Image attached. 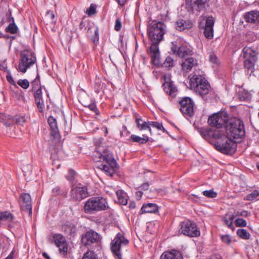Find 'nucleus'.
<instances>
[{
	"instance_id": "obj_1",
	"label": "nucleus",
	"mask_w": 259,
	"mask_h": 259,
	"mask_svg": "<svg viewBox=\"0 0 259 259\" xmlns=\"http://www.w3.org/2000/svg\"><path fill=\"white\" fill-rule=\"evenodd\" d=\"M226 137L222 130L214 131L213 139H215L213 146L215 149L222 153L232 154L236 148V143L232 139H241L245 136L244 124L239 119L234 118L229 120L226 126Z\"/></svg>"
},
{
	"instance_id": "obj_2",
	"label": "nucleus",
	"mask_w": 259,
	"mask_h": 259,
	"mask_svg": "<svg viewBox=\"0 0 259 259\" xmlns=\"http://www.w3.org/2000/svg\"><path fill=\"white\" fill-rule=\"evenodd\" d=\"M95 156L98 157L94 160L97 162V167L104 173L112 177L118 169V164L112 153L107 149H104L102 152L97 151Z\"/></svg>"
},
{
	"instance_id": "obj_3",
	"label": "nucleus",
	"mask_w": 259,
	"mask_h": 259,
	"mask_svg": "<svg viewBox=\"0 0 259 259\" xmlns=\"http://www.w3.org/2000/svg\"><path fill=\"white\" fill-rule=\"evenodd\" d=\"M189 83L191 89L200 95L206 102L209 101V96H206L209 93L210 85L203 75L193 74Z\"/></svg>"
},
{
	"instance_id": "obj_4",
	"label": "nucleus",
	"mask_w": 259,
	"mask_h": 259,
	"mask_svg": "<svg viewBox=\"0 0 259 259\" xmlns=\"http://www.w3.org/2000/svg\"><path fill=\"white\" fill-rule=\"evenodd\" d=\"M108 208L106 200L102 197H93L89 198L84 203L83 209L88 214H95Z\"/></svg>"
},
{
	"instance_id": "obj_5",
	"label": "nucleus",
	"mask_w": 259,
	"mask_h": 259,
	"mask_svg": "<svg viewBox=\"0 0 259 259\" xmlns=\"http://www.w3.org/2000/svg\"><path fill=\"white\" fill-rule=\"evenodd\" d=\"M165 25L160 22L153 21L148 26L147 33L152 44H159L165 33Z\"/></svg>"
},
{
	"instance_id": "obj_6",
	"label": "nucleus",
	"mask_w": 259,
	"mask_h": 259,
	"mask_svg": "<svg viewBox=\"0 0 259 259\" xmlns=\"http://www.w3.org/2000/svg\"><path fill=\"white\" fill-rule=\"evenodd\" d=\"M36 62L35 54L30 50L22 51L20 54L17 70L22 73H25Z\"/></svg>"
},
{
	"instance_id": "obj_7",
	"label": "nucleus",
	"mask_w": 259,
	"mask_h": 259,
	"mask_svg": "<svg viewBox=\"0 0 259 259\" xmlns=\"http://www.w3.org/2000/svg\"><path fill=\"white\" fill-rule=\"evenodd\" d=\"M178 107L186 118H191L195 114V104L190 97H179L178 100Z\"/></svg>"
},
{
	"instance_id": "obj_8",
	"label": "nucleus",
	"mask_w": 259,
	"mask_h": 259,
	"mask_svg": "<svg viewBox=\"0 0 259 259\" xmlns=\"http://www.w3.org/2000/svg\"><path fill=\"white\" fill-rule=\"evenodd\" d=\"M129 241L121 233H118L110 243V249L115 259H122L121 248L126 246Z\"/></svg>"
},
{
	"instance_id": "obj_9",
	"label": "nucleus",
	"mask_w": 259,
	"mask_h": 259,
	"mask_svg": "<svg viewBox=\"0 0 259 259\" xmlns=\"http://www.w3.org/2000/svg\"><path fill=\"white\" fill-rule=\"evenodd\" d=\"M228 117L226 112L222 111L211 115V136L214 131L221 130L223 126L227 125ZM211 138H213L211 136Z\"/></svg>"
},
{
	"instance_id": "obj_10",
	"label": "nucleus",
	"mask_w": 259,
	"mask_h": 259,
	"mask_svg": "<svg viewBox=\"0 0 259 259\" xmlns=\"http://www.w3.org/2000/svg\"><path fill=\"white\" fill-rule=\"evenodd\" d=\"M39 75L32 82V91L34 92V97L35 103L39 112H43L45 108L44 101L42 98V89L40 86Z\"/></svg>"
},
{
	"instance_id": "obj_11",
	"label": "nucleus",
	"mask_w": 259,
	"mask_h": 259,
	"mask_svg": "<svg viewBox=\"0 0 259 259\" xmlns=\"http://www.w3.org/2000/svg\"><path fill=\"white\" fill-rule=\"evenodd\" d=\"M179 231L185 235L191 237L200 235V231L196 224L190 221H184L181 223Z\"/></svg>"
},
{
	"instance_id": "obj_12",
	"label": "nucleus",
	"mask_w": 259,
	"mask_h": 259,
	"mask_svg": "<svg viewBox=\"0 0 259 259\" xmlns=\"http://www.w3.org/2000/svg\"><path fill=\"white\" fill-rule=\"evenodd\" d=\"M244 58V64L245 68L251 69L253 68L254 63L256 61L257 53L251 48L245 47L243 49Z\"/></svg>"
},
{
	"instance_id": "obj_13",
	"label": "nucleus",
	"mask_w": 259,
	"mask_h": 259,
	"mask_svg": "<svg viewBox=\"0 0 259 259\" xmlns=\"http://www.w3.org/2000/svg\"><path fill=\"white\" fill-rule=\"evenodd\" d=\"M70 195L72 200L81 201L88 196V189L87 187L78 184L72 187Z\"/></svg>"
},
{
	"instance_id": "obj_14",
	"label": "nucleus",
	"mask_w": 259,
	"mask_h": 259,
	"mask_svg": "<svg viewBox=\"0 0 259 259\" xmlns=\"http://www.w3.org/2000/svg\"><path fill=\"white\" fill-rule=\"evenodd\" d=\"M0 120L7 126H10L14 123L17 124L23 125L26 121V118L24 116H16L14 117L0 113Z\"/></svg>"
},
{
	"instance_id": "obj_15",
	"label": "nucleus",
	"mask_w": 259,
	"mask_h": 259,
	"mask_svg": "<svg viewBox=\"0 0 259 259\" xmlns=\"http://www.w3.org/2000/svg\"><path fill=\"white\" fill-rule=\"evenodd\" d=\"M53 238L55 244L59 248L60 253L64 255L68 252V244L65 238L60 234H54Z\"/></svg>"
},
{
	"instance_id": "obj_16",
	"label": "nucleus",
	"mask_w": 259,
	"mask_h": 259,
	"mask_svg": "<svg viewBox=\"0 0 259 259\" xmlns=\"http://www.w3.org/2000/svg\"><path fill=\"white\" fill-rule=\"evenodd\" d=\"M101 239V236L98 233L90 230L82 236L81 241L85 246H88L94 243H98Z\"/></svg>"
},
{
	"instance_id": "obj_17",
	"label": "nucleus",
	"mask_w": 259,
	"mask_h": 259,
	"mask_svg": "<svg viewBox=\"0 0 259 259\" xmlns=\"http://www.w3.org/2000/svg\"><path fill=\"white\" fill-rule=\"evenodd\" d=\"M199 27L207 38H210V17L201 16L199 20Z\"/></svg>"
},
{
	"instance_id": "obj_18",
	"label": "nucleus",
	"mask_w": 259,
	"mask_h": 259,
	"mask_svg": "<svg viewBox=\"0 0 259 259\" xmlns=\"http://www.w3.org/2000/svg\"><path fill=\"white\" fill-rule=\"evenodd\" d=\"M19 203L22 210L28 212L29 214H32L31 199L28 193H23L21 195Z\"/></svg>"
},
{
	"instance_id": "obj_19",
	"label": "nucleus",
	"mask_w": 259,
	"mask_h": 259,
	"mask_svg": "<svg viewBox=\"0 0 259 259\" xmlns=\"http://www.w3.org/2000/svg\"><path fill=\"white\" fill-rule=\"evenodd\" d=\"M87 33L88 37H91L92 41L95 44L99 42V28L94 23L87 22Z\"/></svg>"
},
{
	"instance_id": "obj_20",
	"label": "nucleus",
	"mask_w": 259,
	"mask_h": 259,
	"mask_svg": "<svg viewBox=\"0 0 259 259\" xmlns=\"http://www.w3.org/2000/svg\"><path fill=\"white\" fill-rule=\"evenodd\" d=\"M171 50L174 54L180 58H185L190 53V50L185 47L180 46L178 40L171 42Z\"/></svg>"
},
{
	"instance_id": "obj_21",
	"label": "nucleus",
	"mask_w": 259,
	"mask_h": 259,
	"mask_svg": "<svg viewBox=\"0 0 259 259\" xmlns=\"http://www.w3.org/2000/svg\"><path fill=\"white\" fill-rule=\"evenodd\" d=\"M165 92L172 97H175L177 94L178 90L173 82L170 78H164V82L162 84Z\"/></svg>"
},
{
	"instance_id": "obj_22",
	"label": "nucleus",
	"mask_w": 259,
	"mask_h": 259,
	"mask_svg": "<svg viewBox=\"0 0 259 259\" xmlns=\"http://www.w3.org/2000/svg\"><path fill=\"white\" fill-rule=\"evenodd\" d=\"M158 45L159 44H152L149 49L151 62L152 64L155 65H158L160 63Z\"/></svg>"
},
{
	"instance_id": "obj_23",
	"label": "nucleus",
	"mask_w": 259,
	"mask_h": 259,
	"mask_svg": "<svg viewBox=\"0 0 259 259\" xmlns=\"http://www.w3.org/2000/svg\"><path fill=\"white\" fill-rule=\"evenodd\" d=\"M198 65V61L194 57H189L186 58L182 63V69L188 72L190 71L193 68L197 66Z\"/></svg>"
},
{
	"instance_id": "obj_24",
	"label": "nucleus",
	"mask_w": 259,
	"mask_h": 259,
	"mask_svg": "<svg viewBox=\"0 0 259 259\" xmlns=\"http://www.w3.org/2000/svg\"><path fill=\"white\" fill-rule=\"evenodd\" d=\"M48 122L51 128V136L54 138L57 139L60 136L56 119L50 116L48 119Z\"/></svg>"
},
{
	"instance_id": "obj_25",
	"label": "nucleus",
	"mask_w": 259,
	"mask_h": 259,
	"mask_svg": "<svg viewBox=\"0 0 259 259\" xmlns=\"http://www.w3.org/2000/svg\"><path fill=\"white\" fill-rule=\"evenodd\" d=\"M207 123L208 125L207 127H201L198 128V132L202 136L208 143H210V115H209L207 118Z\"/></svg>"
},
{
	"instance_id": "obj_26",
	"label": "nucleus",
	"mask_w": 259,
	"mask_h": 259,
	"mask_svg": "<svg viewBox=\"0 0 259 259\" xmlns=\"http://www.w3.org/2000/svg\"><path fill=\"white\" fill-rule=\"evenodd\" d=\"M159 259H183V257L180 251L174 249L162 253Z\"/></svg>"
},
{
	"instance_id": "obj_27",
	"label": "nucleus",
	"mask_w": 259,
	"mask_h": 259,
	"mask_svg": "<svg viewBox=\"0 0 259 259\" xmlns=\"http://www.w3.org/2000/svg\"><path fill=\"white\" fill-rule=\"evenodd\" d=\"M245 21L251 23H259V12L258 11H251L247 13L244 16Z\"/></svg>"
},
{
	"instance_id": "obj_28",
	"label": "nucleus",
	"mask_w": 259,
	"mask_h": 259,
	"mask_svg": "<svg viewBox=\"0 0 259 259\" xmlns=\"http://www.w3.org/2000/svg\"><path fill=\"white\" fill-rule=\"evenodd\" d=\"M142 213H155L158 211V206L155 203H149L143 205L141 210Z\"/></svg>"
},
{
	"instance_id": "obj_29",
	"label": "nucleus",
	"mask_w": 259,
	"mask_h": 259,
	"mask_svg": "<svg viewBox=\"0 0 259 259\" xmlns=\"http://www.w3.org/2000/svg\"><path fill=\"white\" fill-rule=\"evenodd\" d=\"M193 6L199 11L205 10L209 7V0H193Z\"/></svg>"
},
{
	"instance_id": "obj_30",
	"label": "nucleus",
	"mask_w": 259,
	"mask_h": 259,
	"mask_svg": "<svg viewBox=\"0 0 259 259\" xmlns=\"http://www.w3.org/2000/svg\"><path fill=\"white\" fill-rule=\"evenodd\" d=\"M192 27V23L188 21L179 20L176 22V28L179 31H183L186 29H190Z\"/></svg>"
},
{
	"instance_id": "obj_31",
	"label": "nucleus",
	"mask_w": 259,
	"mask_h": 259,
	"mask_svg": "<svg viewBox=\"0 0 259 259\" xmlns=\"http://www.w3.org/2000/svg\"><path fill=\"white\" fill-rule=\"evenodd\" d=\"M149 140L148 136L146 135H143L142 137L135 135H132L130 137L129 141L132 142L138 143L140 144H144L146 143Z\"/></svg>"
},
{
	"instance_id": "obj_32",
	"label": "nucleus",
	"mask_w": 259,
	"mask_h": 259,
	"mask_svg": "<svg viewBox=\"0 0 259 259\" xmlns=\"http://www.w3.org/2000/svg\"><path fill=\"white\" fill-rule=\"evenodd\" d=\"M136 122L137 127L140 131L148 130L150 134H152V131L149 123L146 122L141 118H136Z\"/></svg>"
},
{
	"instance_id": "obj_33",
	"label": "nucleus",
	"mask_w": 259,
	"mask_h": 259,
	"mask_svg": "<svg viewBox=\"0 0 259 259\" xmlns=\"http://www.w3.org/2000/svg\"><path fill=\"white\" fill-rule=\"evenodd\" d=\"M118 201L120 204L125 205L127 203V195L122 190H118L116 192Z\"/></svg>"
},
{
	"instance_id": "obj_34",
	"label": "nucleus",
	"mask_w": 259,
	"mask_h": 259,
	"mask_svg": "<svg viewBox=\"0 0 259 259\" xmlns=\"http://www.w3.org/2000/svg\"><path fill=\"white\" fill-rule=\"evenodd\" d=\"M211 67L213 68L214 72H218L222 70V67L221 65L220 61L218 59L217 56L215 55L211 54Z\"/></svg>"
},
{
	"instance_id": "obj_35",
	"label": "nucleus",
	"mask_w": 259,
	"mask_h": 259,
	"mask_svg": "<svg viewBox=\"0 0 259 259\" xmlns=\"http://www.w3.org/2000/svg\"><path fill=\"white\" fill-rule=\"evenodd\" d=\"M18 31V28L15 23H10L6 28L5 31L11 34H16Z\"/></svg>"
},
{
	"instance_id": "obj_36",
	"label": "nucleus",
	"mask_w": 259,
	"mask_h": 259,
	"mask_svg": "<svg viewBox=\"0 0 259 259\" xmlns=\"http://www.w3.org/2000/svg\"><path fill=\"white\" fill-rule=\"evenodd\" d=\"M237 235L243 239H248L250 235L249 233L244 229H239L237 231Z\"/></svg>"
},
{
	"instance_id": "obj_37",
	"label": "nucleus",
	"mask_w": 259,
	"mask_h": 259,
	"mask_svg": "<svg viewBox=\"0 0 259 259\" xmlns=\"http://www.w3.org/2000/svg\"><path fill=\"white\" fill-rule=\"evenodd\" d=\"M83 106L85 107L89 108L91 111L94 112L96 115H100V111H99L95 102L92 101L90 104H83Z\"/></svg>"
},
{
	"instance_id": "obj_38",
	"label": "nucleus",
	"mask_w": 259,
	"mask_h": 259,
	"mask_svg": "<svg viewBox=\"0 0 259 259\" xmlns=\"http://www.w3.org/2000/svg\"><path fill=\"white\" fill-rule=\"evenodd\" d=\"M234 219V216L232 214L227 213L223 218V221L225 224L229 227H232L233 222Z\"/></svg>"
},
{
	"instance_id": "obj_39",
	"label": "nucleus",
	"mask_w": 259,
	"mask_h": 259,
	"mask_svg": "<svg viewBox=\"0 0 259 259\" xmlns=\"http://www.w3.org/2000/svg\"><path fill=\"white\" fill-rule=\"evenodd\" d=\"M246 199L248 201L259 200V192L257 190L253 191L246 196Z\"/></svg>"
},
{
	"instance_id": "obj_40",
	"label": "nucleus",
	"mask_w": 259,
	"mask_h": 259,
	"mask_svg": "<svg viewBox=\"0 0 259 259\" xmlns=\"http://www.w3.org/2000/svg\"><path fill=\"white\" fill-rule=\"evenodd\" d=\"M13 215L9 211L0 212V220L11 221L13 220Z\"/></svg>"
},
{
	"instance_id": "obj_41",
	"label": "nucleus",
	"mask_w": 259,
	"mask_h": 259,
	"mask_svg": "<svg viewBox=\"0 0 259 259\" xmlns=\"http://www.w3.org/2000/svg\"><path fill=\"white\" fill-rule=\"evenodd\" d=\"M96 9V5L94 4H91L90 7L86 10L85 13L88 15V16L92 17L95 15L97 13Z\"/></svg>"
},
{
	"instance_id": "obj_42",
	"label": "nucleus",
	"mask_w": 259,
	"mask_h": 259,
	"mask_svg": "<svg viewBox=\"0 0 259 259\" xmlns=\"http://www.w3.org/2000/svg\"><path fill=\"white\" fill-rule=\"evenodd\" d=\"M76 176V172L74 170L72 169H70L68 170V174L66 176V178L67 179L68 181L72 184H73L75 183V178Z\"/></svg>"
},
{
	"instance_id": "obj_43",
	"label": "nucleus",
	"mask_w": 259,
	"mask_h": 259,
	"mask_svg": "<svg viewBox=\"0 0 259 259\" xmlns=\"http://www.w3.org/2000/svg\"><path fill=\"white\" fill-rule=\"evenodd\" d=\"M174 59L170 56H167L165 61H164L162 66L164 67L169 68L174 66Z\"/></svg>"
},
{
	"instance_id": "obj_44",
	"label": "nucleus",
	"mask_w": 259,
	"mask_h": 259,
	"mask_svg": "<svg viewBox=\"0 0 259 259\" xmlns=\"http://www.w3.org/2000/svg\"><path fill=\"white\" fill-rule=\"evenodd\" d=\"M81 259H98V257L95 252L88 251L83 254Z\"/></svg>"
},
{
	"instance_id": "obj_45",
	"label": "nucleus",
	"mask_w": 259,
	"mask_h": 259,
	"mask_svg": "<svg viewBox=\"0 0 259 259\" xmlns=\"http://www.w3.org/2000/svg\"><path fill=\"white\" fill-rule=\"evenodd\" d=\"M17 84L24 89H27L29 87V82L26 79H20L17 81Z\"/></svg>"
},
{
	"instance_id": "obj_46",
	"label": "nucleus",
	"mask_w": 259,
	"mask_h": 259,
	"mask_svg": "<svg viewBox=\"0 0 259 259\" xmlns=\"http://www.w3.org/2000/svg\"><path fill=\"white\" fill-rule=\"evenodd\" d=\"M149 126L151 125L154 127H155L158 130H161L163 132L165 131V129L163 127L161 123H159L156 121H149L148 122Z\"/></svg>"
},
{
	"instance_id": "obj_47",
	"label": "nucleus",
	"mask_w": 259,
	"mask_h": 259,
	"mask_svg": "<svg viewBox=\"0 0 259 259\" xmlns=\"http://www.w3.org/2000/svg\"><path fill=\"white\" fill-rule=\"evenodd\" d=\"M221 240L224 243H226L228 245L230 244L232 242L231 237L228 234L222 235Z\"/></svg>"
},
{
	"instance_id": "obj_48",
	"label": "nucleus",
	"mask_w": 259,
	"mask_h": 259,
	"mask_svg": "<svg viewBox=\"0 0 259 259\" xmlns=\"http://www.w3.org/2000/svg\"><path fill=\"white\" fill-rule=\"evenodd\" d=\"M235 222L237 227H245L247 224L245 220L241 218L236 219Z\"/></svg>"
},
{
	"instance_id": "obj_49",
	"label": "nucleus",
	"mask_w": 259,
	"mask_h": 259,
	"mask_svg": "<svg viewBox=\"0 0 259 259\" xmlns=\"http://www.w3.org/2000/svg\"><path fill=\"white\" fill-rule=\"evenodd\" d=\"M6 16L8 22H10V23L15 22L14 18L12 15V10L11 9H9L8 12L6 14Z\"/></svg>"
},
{
	"instance_id": "obj_50",
	"label": "nucleus",
	"mask_w": 259,
	"mask_h": 259,
	"mask_svg": "<svg viewBox=\"0 0 259 259\" xmlns=\"http://www.w3.org/2000/svg\"><path fill=\"white\" fill-rule=\"evenodd\" d=\"M46 16L51 19L52 23H56V20H55V16L53 11H48L46 14Z\"/></svg>"
},
{
	"instance_id": "obj_51",
	"label": "nucleus",
	"mask_w": 259,
	"mask_h": 259,
	"mask_svg": "<svg viewBox=\"0 0 259 259\" xmlns=\"http://www.w3.org/2000/svg\"><path fill=\"white\" fill-rule=\"evenodd\" d=\"M121 22L120 19L117 18L115 21V24L114 26V29L116 31H119L121 28Z\"/></svg>"
},
{
	"instance_id": "obj_52",
	"label": "nucleus",
	"mask_w": 259,
	"mask_h": 259,
	"mask_svg": "<svg viewBox=\"0 0 259 259\" xmlns=\"http://www.w3.org/2000/svg\"><path fill=\"white\" fill-rule=\"evenodd\" d=\"M6 78H7V80H8V81L11 84L17 87V85L16 84L15 81L14 80L13 77L12 76V75H11L10 73H9L8 75H7Z\"/></svg>"
},
{
	"instance_id": "obj_53",
	"label": "nucleus",
	"mask_w": 259,
	"mask_h": 259,
	"mask_svg": "<svg viewBox=\"0 0 259 259\" xmlns=\"http://www.w3.org/2000/svg\"><path fill=\"white\" fill-rule=\"evenodd\" d=\"M52 192L54 196H57L61 194V190L59 187H56L52 189Z\"/></svg>"
},
{
	"instance_id": "obj_54",
	"label": "nucleus",
	"mask_w": 259,
	"mask_h": 259,
	"mask_svg": "<svg viewBox=\"0 0 259 259\" xmlns=\"http://www.w3.org/2000/svg\"><path fill=\"white\" fill-rule=\"evenodd\" d=\"M87 23H86L85 22H84V21H81L80 24H79V29L80 30H82V29H84V30H87Z\"/></svg>"
},
{
	"instance_id": "obj_55",
	"label": "nucleus",
	"mask_w": 259,
	"mask_h": 259,
	"mask_svg": "<svg viewBox=\"0 0 259 259\" xmlns=\"http://www.w3.org/2000/svg\"><path fill=\"white\" fill-rule=\"evenodd\" d=\"M149 185L148 183H143L141 186V189L143 190H147L149 188Z\"/></svg>"
},
{
	"instance_id": "obj_56",
	"label": "nucleus",
	"mask_w": 259,
	"mask_h": 259,
	"mask_svg": "<svg viewBox=\"0 0 259 259\" xmlns=\"http://www.w3.org/2000/svg\"><path fill=\"white\" fill-rule=\"evenodd\" d=\"M211 259H223V258L221 254L214 253L211 255Z\"/></svg>"
},
{
	"instance_id": "obj_57",
	"label": "nucleus",
	"mask_w": 259,
	"mask_h": 259,
	"mask_svg": "<svg viewBox=\"0 0 259 259\" xmlns=\"http://www.w3.org/2000/svg\"><path fill=\"white\" fill-rule=\"evenodd\" d=\"M203 194L204 196L210 198V190L204 191Z\"/></svg>"
},
{
	"instance_id": "obj_58",
	"label": "nucleus",
	"mask_w": 259,
	"mask_h": 259,
	"mask_svg": "<svg viewBox=\"0 0 259 259\" xmlns=\"http://www.w3.org/2000/svg\"><path fill=\"white\" fill-rule=\"evenodd\" d=\"M129 207L131 209H134L136 207V203L135 202H131L129 204Z\"/></svg>"
},
{
	"instance_id": "obj_59",
	"label": "nucleus",
	"mask_w": 259,
	"mask_h": 259,
	"mask_svg": "<svg viewBox=\"0 0 259 259\" xmlns=\"http://www.w3.org/2000/svg\"><path fill=\"white\" fill-rule=\"evenodd\" d=\"M118 4L121 6H123L124 5V0H116Z\"/></svg>"
},
{
	"instance_id": "obj_60",
	"label": "nucleus",
	"mask_w": 259,
	"mask_h": 259,
	"mask_svg": "<svg viewBox=\"0 0 259 259\" xmlns=\"http://www.w3.org/2000/svg\"><path fill=\"white\" fill-rule=\"evenodd\" d=\"M213 23H214V21H213V20L212 17H211V38H212V36H213V29H212V26H213Z\"/></svg>"
},
{
	"instance_id": "obj_61",
	"label": "nucleus",
	"mask_w": 259,
	"mask_h": 259,
	"mask_svg": "<svg viewBox=\"0 0 259 259\" xmlns=\"http://www.w3.org/2000/svg\"><path fill=\"white\" fill-rule=\"evenodd\" d=\"M136 194L138 196L141 197L143 195V193L142 191H139L136 192Z\"/></svg>"
},
{
	"instance_id": "obj_62",
	"label": "nucleus",
	"mask_w": 259,
	"mask_h": 259,
	"mask_svg": "<svg viewBox=\"0 0 259 259\" xmlns=\"http://www.w3.org/2000/svg\"><path fill=\"white\" fill-rule=\"evenodd\" d=\"M42 256L46 258L50 259L49 255L46 252H43Z\"/></svg>"
},
{
	"instance_id": "obj_63",
	"label": "nucleus",
	"mask_w": 259,
	"mask_h": 259,
	"mask_svg": "<svg viewBox=\"0 0 259 259\" xmlns=\"http://www.w3.org/2000/svg\"><path fill=\"white\" fill-rule=\"evenodd\" d=\"M217 196V194L216 192H213L211 190V198H214Z\"/></svg>"
},
{
	"instance_id": "obj_64",
	"label": "nucleus",
	"mask_w": 259,
	"mask_h": 259,
	"mask_svg": "<svg viewBox=\"0 0 259 259\" xmlns=\"http://www.w3.org/2000/svg\"><path fill=\"white\" fill-rule=\"evenodd\" d=\"M0 37L1 38L3 37V34L2 33H0Z\"/></svg>"
}]
</instances>
